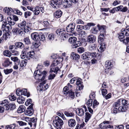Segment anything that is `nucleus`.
<instances>
[{
	"instance_id": "nucleus-63",
	"label": "nucleus",
	"mask_w": 129,
	"mask_h": 129,
	"mask_svg": "<svg viewBox=\"0 0 129 129\" xmlns=\"http://www.w3.org/2000/svg\"><path fill=\"white\" fill-rule=\"evenodd\" d=\"M87 106L89 107L91 106L92 104V100L91 99H89L86 103Z\"/></svg>"
},
{
	"instance_id": "nucleus-37",
	"label": "nucleus",
	"mask_w": 129,
	"mask_h": 129,
	"mask_svg": "<svg viewBox=\"0 0 129 129\" xmlns=\"http://www.w3.org/2000/svg\"><path fill=\"white\" fill-rule=\"evenodd\" d=\"M25 107L23 106H20L17 110V112L19 113H21L25 111Z\"/></svg>"
},
{
	"instance_id": "nucleus-44",
	"label": "nucleus",
	"mask_w": 129,
	"mask_h": 129,
	"mask_svg": "<svg viewBox=\"0 0 129 129\" xmlns=\"http://www.w3.org/2000/svg\"><path fill=\"white\" fill-rule=\"evenodd\" d=\"M21 90H22V95L25 96H27V97L29 96L30 95L29 93V92H27L26 89L24 88L21 89Z\"/></svg>"
},
{
	"instance_id": "nucleus-4",
	"label": "nucleus",
	"mask_w": 129,
	"mask_h": 129,
	"mask_svg": "<svg viewBox=\"0 0 129 129\" xmlns=\"http://www.w3.org/2000/svg\"><path fill=\"white\" fill-rule=\"evenodd\" d=\"M60 62V60H56L53 61L51 66L50 72H54L56 74L57 71L59 70V67H55L56 66L59 64Z\"/></svg>"
},
{
	"instance_id": "nucleus-54",
	"label": "nucleus",
	"mask_w": 129,
	"mask_h": 129,
	"mask_svg": "<svg viewBox=\"0 0 129 129\" xmlns=\"http://www.w3.org/2000/svg\"><path fill=\"white\" fill-rule=\"evenodd\" d=\"M126 109L125 107L122 106H120L118 108V110L121 112H124L126 111Z\"/></svg>"
},
{
	"instance_id": "nucleus-49",
	"label": "nucleus",
	"mask_w": 129,
	"mask_h": 129,
	"mask_svg": "<svg viewBox=\"0 0 129 129\" xmlns=\"http://www.w3.org/2000/svg\"><path fill=\"white\" fill-rule=\"evenodd\" d=\"M121 102H122V105L124 106H126L129 104V102L128 101L124 99L122 100L121 99Z\"/></svg>"
},
{
	"instance_id": "nucleus-53",
	"label": "nucleus",
	"mask_w": 129,
	"mask_h": 129,
	"mask_svg": "<svg viewBox=\"0 0 129 129\" xmlns=\"http://www.w3.org/2000/svg\"><path fill=\"white\" fill-rule=\"evenodd\" d=\"M16 93L17 95L20 96L22 95V90L20 89H17L16 91Z\"/></svg>"
},
{
	"instance_id": "nucleus-30",
	"label": "nucleus",
	"mask_w": 129,
	"mask_h": 129,
	"mask_svg": "<svg viewBox=\"0 0 129 129\" xmlns=\"http://www.w3.org/2000/svg\"><path fill=\"white\" fill-rule=\"evenodd\" d=\"M76 112L78 115L81 116L83 115L84 113V110L82 108H78Z\"/></svg>"
},
{
	"instance_id": "nucleus-55",
	"label": "nucleus",
	"mask_w": 129,
	"mask_h": 129,
	"mask_svg": "<svg viewBox=\"0 0 129 129\" xmlns=\"http://www.w3.org/2000/svg\"><path fill=\"white\" fill-rule=\"evenodd\" d=\"M69 89V88L67 86L65 87L63 89L62 92L64 94L66 95L69 91H68Z\"/></svg>"
},
{
	"instance_id": "nucleus-14",
	"label": "nucleus",
	"mask_w": 129,
	"mask_h": 129,
	"mask_svg": "<svg viewBox=\"0 0 129 129\" xmlns=\"http://www.w3.org/2000/svg\"><path fill=\"white\" fill-rule=\"evenodd\" d=\"M66 95L67 96V99H69L71 100L74 99L75 98L74 92L72 91L71 89L69 91Z\"/></svg>"
},
{
	"instance_id": "nucleus-47",
	"label": "nucleus",
	"mask_w": 129,
	"mask_h": 129,
	"mask_svg": "<svg viewBox=\"0 0 129 129\" xmlns=\"http://www.w3.org/2000/svg\"><path fill=\"white\" fill-rule=\"evenodd\" d=\"M15 125L14 124L8 125L6 126L5 129H13L15 128Z\"/></svg>"
},
{
	"instance_id": "nucleus-15",
	"label": "nucleus",
	"mask_w": 129,
	"mask_h": 129,
	"mask_svg": "<svg viewBox=\"0 0 129 129\" xmlns=\"http://www.w3.org/2000/svg\"><path fill=\"white\" fill-rule=\"evenodd\" d=\"M15 105L13 103H10L8 105L5 106V110H14L16 108Z\"/></svg>"
},
{
	"instance_id": "nucleus-27",
	"label": "nucleus",
	"mask_w": 129,
	"mask_h": 129,
	"mask_svg": "<svg viewBox=\"0 0 129 129\" xmlns=\"http://www.w3.org/2000/svg\"><path fill=\"white\" fill-rule=\"evenodd\" d=\"M62 14V12L60 10L57 11L54 13L55 17L57 18L60 17Z\"/></svg>"
},
{
	"instance_id": "nucleus-31",
	"label": "nucleus",
	"mask_w": 129,
	"mask_h": 129,
	"mask_svg": "<svg viewBox=\"0 0 129 129\" xmlns=\"http://www.w3.org/2000/svg\"><path fill=\"white\" fill-rule=\"evenodd\" d=\"M27 62V60L26 59H25L22 60L20 62V63H19L20 67L22 68L23 67H25L26 66Z\"/></svg>"
},
{
	"instance_id": "nucleus-18",
	"label": "nucleus",
	"mask_w": 129,
	"mask_h": 129,
	"mask_svg": "<svg viewBox=\"0 0 129 129\" xmlns=\"http://www.w3.org/2000/svg\"><path fill=\"white\" fill-rule=\"evenodd\" d=\"M63 4L65 8L70 7L71 6L72 2L70 0H64Z\"/></svg>"
},
{
	"instance_id": "nucleus-22",
	"label": "nucleus",
	"mask_w": 129,
	"mask_h": 129,
	"mask_svg": "<svg viewBox=\"0 0 129 129\" xmlns=\"http://www.w3.org/2000/svg\"><path fill=\"white\" fill-rule=\"evenodd\" d=\"M29 31V29H19L18 35L20 36H23L25 33H27Z\"/></svg>"
},
{
	"instance_id": "nucleus-58",
	"label": "nucleus",
	"mask_w": 129,
	"mask_h": 129,
	"mask_svg": "<svg viewBox=\"0 0 129 129\" xmlns=\"http://www.w3.org/2000/svg\"><path fill=\"white\" fill-rule=\"evenodd\" d=\"M31 14V13L28 11H27L25 12L24 16L26 18L30 16Z\"/></svg>"
},
{
	"instance_id": "nucleus-23",
	"label": "nucleus",
	"mask_w": 129,
	"mask_h": 129,
	"mask_svg": "<svg viewBox=\"0 0 129 129\" xmlns=\"http://www.w3.org/2000/svg\"><path fill=\"white\" fill-rule=\"evenodd\" d=\"M35 53L34 51H30L28 52L26 55V58L28 59H30L33 58L35 56Z\"/></svg>"
},
{
	"instance_id": "nucleus-52",
	"label": "nucleus",
	"mask_w": 129,
	"mask_h": 129,
	"mask_svg": "<svg viewBox=\"0 0 129 129\" xmlns=\"http://www.w3.org/2000/svg\"><path fill=\"white\" fill-rule=\"evenodd\" d=\"M78 34L82 37H84L86 35V33L83 30L81 31L80 32H79Z\"/></svg>"
},
{
	"instance_id": "nucleus-43",
	"label": "nucleus",
	"mask_w": 129,
	"mask_h": 129,
	"mask_svg": "<svg viewBox=\"0 0 129 129\" xmlns=\"http://www.w3.org/2000/svg\"><path fill=\"white\" fill-rule=\"evenodd\" d=\"M121 99H119L116 102L114 103L113 105V107H117L120 105V103H121Z\"/></svg>"
},
{
	"instance_id": "nucleus-45",
	"label": "nucleus",
	"mask_w": 129,
	"mask_h": 129,
	"mask_svg": "<svg viewBox=\"0 0 129 129\" xmlns=\"http://www.w3.org/2000/svg\"><path fill=\"white\" fill-rule=\"evenodd\" d=\"M104 124L103 122L100 124L99 125L100 127L103 129H104L105 128H107L111 127V126L110 125L106 126V125H104Z\"/></svg>"
},
{
	"instance_id": "nucleus-21",
	"label": "nucleus",
	"mask_w": 129,
	"mask_h": 129,
	"mask_svg": "<svg viewBox=\"0 0 129 129\" xmlns=\"http://www.w3.org/2000/svg\"><path fill=\"white\" fill-rule=\"evenodd\" d=\"M105 67L107 70H110L112 67V64L110 61L108 60L105 62Z\"/></svg>"
},
{
	"instance_id": "nucleus-50",
	"label": "nucleus",
	"mask_w": 129,
	"mask_h": 129,
	"mask_svg": "<svg viewBox=\"0 0 129 129\" xmlns=\"http://www.w3.org/2000/svg\"><path fill=\"white\" fill-rule=\"evenodd\" d=\"M23 41L25 44L29 45L30 44V42L29 38H25L24 39Z\"/></svg>"
},
{
	"instance_id": "nucleus-62",
	"label": "nucleus",
	"mask_w": 129,
	"mask_h": 129,
	"mask_svg": "<svg viewBox=\"0 0 129 129\" xmlns=\"http://www.w3.org/2000/svg\"><path fill=\"white\" fill-rule=\"evenodd\" d=\"M45 84L44 82H42L40 83L39 85L38 88H39L40 90L42 91L43 89V86L44 84Z\"/></svg>"
},
{
	"instance_id": "nucleus-32",
	"label": "nucleus",
	"mask_w": 129,
	"mask_h": 129,
	"mask_svg": "<svg viewBox=\"0 0 129 129\" xmlns=\"http://www.w3.org/2000/svg\"><path fill=\"white\" fill-rule=\"evenodd\" d=\"M15 46L19 49H22L24 47V45L22 42H17L15 44Z\"/></svg>"
},
{
	"instance_id": "nucleus-38",
	"label": "nucleus",
	"mask_w": 129,
	"mask_h": 129,
	"mask_svg": "<svg viewBox=\"0 0 129 129\" xmlns=\"http://www.w3.org/2000/svg\"><path fill=\"white\" fill-rule=\"evenodd\" d=\"M55 37V35L53 34H51L48 35V39L50 41H52L54 39Z\"/></svg>"
},
{
	"instance_id": "nucleus-7",
	"label": "nucleus",
	"mask_w": 129,
	"mask_h": 129,
	"mask_svg": "<svg viewBox=\"0 0 129 129\" xmlns=\"http://www.w3.org/2000/svg\"><path fill=\"white\" fill-rule=\"evenodd\" d=\"M33 104H31L27 108V110L25 111V113L27 115L31 116L34 113V110L33 109Z\"/></svg>"
},
{
	"instance_id": "nucleus-16",
	"label": "nucleus",
	"mask_w": 129,
	"mask_h": 129,
	"mask_svg": "<svg viewBox=\"0 0 129 129\" xmlns=\"http://www.w3.org/2000/svg\"><path fill=\"white\" fill-rule=\"evenodd\" d=\"M96 38L95 36L91 35L89 36L87 38V41L90 43H92L95 42Z\"/></svg>"
},
{
	"instance_id": "nucleus-41",
	"label": "nucleus",
	"mask_w": 129,
	"mask_h": 129,
	"mask_svg": "<svg viewBox=\"0 0 129 129\" xmlns=\"http://www.w3.org/2000/svg\"><path fill=\"white\" fill-rule=\"evenodd\" d=\"M24 99L22 96H19L18 97L17 99V101L19 104L23 103Z\"/></svg>"
},
{
	"instance_id": "nucleus-46",
	"label": "nucleus",
	"mask_w": 129,
	"mask_h": 129,
	"mask_svg": "<svg viewBox=\"0 0 129 129\" xmlns=\"http://www.w3.org/2000/svg\"><path fill=\"white\" fill-rule=\"evenodd\" d=\"M8 100H5L0 102V104L2 105V106H3L5 108V106L6 105H8Z\"/></svg>"
},
{
	"instance_id": "nucleus-20",
	"label": "nucleus",
	"mask_w": 129,
	"mask_h": 129,
	"mask_svg": "<svg viewBox=\"0 0 129 129\" xmlns=\"http://www.w3.org/2000/svg\"><path fill=\"white\" fill-rule=\"evenodd\" d=\"M68 124L69 127H73L75 126L76 122L75 120L71 119L68 120Z\"/></svg>"
},
{
	"instance_id": "nucleus-48",
	"label": "nucleus",
	"mask_w": 129,
	"mask_h": 129,
	"mask_svg": "<svg viewBox=\"0 0 129 129\" xmlns=\"http://www.w3.org/2000/svg\"><path fill=\"white\" fill-rule=\"evenodd\" d=\"M10 53L9 51L8 50H5L3 52V54L4 55L9 57L11 56Z\"/></svg>"
},
{
	"instance_id": "nucleus-10",
	"label": "nucleus",
	"mask_w": 129,
	"mask_h": 129,
	"mask_svg": "<svg viewBox=\"0 0 129 129\" xmlns=\"http://www.w3.org/2000/svg\"><path fill=\"white\" fill-rule=\"evenodd\" d=\"M3 37L0 38V43L3 41V40H6L7 39L10 38L11 33L10 32H5L4 33Z\"/></svg>"
},
{
	"instance_id": "nucleus-35",
	"label": "nucleus",
	"mask_w": 129,
	"mask_h": 129,
	"mask_svg": "<svg viewBox=\"0 0 129 129\" xmlns=\"http://www.w3.org/2000/svg\"><path fill=\"white\" fill-rule=\"evenodd\" d=\"M11 60L14 62L15 63H18V64H19V63L20 62V60L17 57L13 56L11 57Z\"/></svg>"
},
{
	"instance_id": "nucleus-2",
	"label": "nucleus",
	"mask_w": 129,
	"mask_h": 129,
	"mask_svg": "<svg viewBox=\"0 0 129 129\" xmlns=\"http://www.w3.org/2000/svg\"><path fill=\"white\" fill-rule=\"evenodd\" d=\"M32 39L36 42H39L40 41H44L45 40V35L42 34H39L37 33H34L31 35Z\"/></svg>"
},
{
	"instance_id": "nucleus-36",
	"label": "nucleus",
	"mask_w": 129,
	"mask_h": 129,
	"mask_svg": "<svg viewBox=\"0 0 129 129\" xmlns=\"http://www.w3.org/2000/svg\"><path fill=\"white\" fill-rule=\"evenodd\" d=\"M97 26L99 28V30L102 31L103 32H104V33H106V26H100L99 24H98Z\"/></svg>"
},
{
	"instance_id": "nucleus-5",
	"label": "nucleus",
	"mask_w": 129,
	"mask_h": 129,
	"mask_svg": "<svg viewBox=\"0 0 129 129\" xmlns=\"http://www.w3.org/2000/svg\"><path fill=\"white\" fill-rule=\"evenodd\" d=\"M8 22L11 25H13L15 24V21H17L19 19L18 17L15 15H12L7 17Z\"/></svg>"
},
{
	"instance_id": "nucleus-12",
	"label": "nucleus",
	"mask_w": 129,
	"mask_h": 129,
	"mask_svg": "<svg viewBox=\"0 0 129 129\" xmlns=\"http://www.w3.org/2000/svg\"><path fill=\"white\" fill-rule=\"evenodd\" d=\"M117 11H120L122 12H125L128 10L126 6H123L122 5H120L116 7Z\"/></svg>"
},
{
	"instance_id": "nucleus-3",
	"label": "nucleus",
	"mask_w": 129,
	"mask_h": 129,
	"mask_svg": "<svg viewBox=\"0 0 129 129\" xmlns=\"http://www.w3.org/2000/svg\"><path fill=\"white\" fill-rule=\"evenodd\" d=\"M63 123V120L58 116H56L53 121V125L57 129H60Z\"/></svg>"
},
{
	"instance_id": "nucleus-33",
	"label": "nucleus",
	"mask_w": 129,
	"mask_h": 129,
	"mask_svg": "<svg viewBox=\"0 0 129 129\" xmlns=\"http://www.w3.org/2000/svg\"><path fill=\"white\" fill-rule=\"evenodd\" d=\"M97 45L95 44H93L89 46V51H92L96 49Z\"/></svg>"
},
{
	"instance_id": "nucleus-34",
	"label": "nucleus",
	"mask_w": 129,
	"mask_h": 129,
	"mask_svg": "<svg viewBox=\"0 0 129 129\" xmlns=\"http://www.w3.org/2000/svg\"><path fill=\"white\" fill-rule=\"evenodd\" d=\"M91 115L88 112H86L85 114V122H87L90 118Z\"/></svg>"
},
{
	"instance_id": "nucleus-60",
	"label": "nucleus",
	"mask_w": 129,
	"mask_h": 129,
	"mask_svg": "<svg viewBox=\"0 0 129 129\" xmlns=\"http://www.w3.org/2000/svg\"><path fill=\"white\" fill-rule=\"evenodd\" d=\"M96 53L95 52H90V59L92 58L93 59H95Z\"/></svg>"
},
{
	"instance_id": "nucleus-1",
	"label": "nucleus",
	"mask_w": 129,
	"mask_h": 129,
	"mask_svg": "<svg viewBox=\"0 0 129 129\" xmlns=\"http://www.w3.org/2000/svg\"><path fill=\"white\" fill-rule=\"evenodd\" d=\"M47 74L46 71H44L42 72L41 70L38 69L35 71L34 76L36 79L40 81L44 79Z\"/></svg>"
},
{
	"instance_id": "nucleus-25",
	"label": "nucleus",
	"mask_w": 129,
	"mask_h": 129,
	"mask_svg": "<svg viewBox=\"0 0 129 129\" xmlns=\"http://www.w3.org/2000/svg\"><path fill=\"white\" fill-rule=\"evenodd\" d=\"M71 57L73 59L77 60L79 59L80 56L79 55L76 53L72 52L71 53Z\"/></svg>"
},
{
	"instance_id": "nucleus-39",
	"label": "nucleus",
	"mask_w": 129,
	"mask_h": 129,
	"mask_svg": "<svg viewBox=\"0 0 129 129\" xmlns=\"http://www.w3.org/2000/svg\"><path fill=\"white\" fill-rule=\"evenodd\" d=\"M77 40V38L75 37H71L70 38L69 40V43L73 44Z\"/></svg>"
},
{
	"instance_id": "nucleus-19",
	"label": "nucleus",
	"mask_w": 129,
	"mask_h": 129,
	"mask_svg": "<svg viewBox=\"0 0 129 129\" xmlns=\"http://www.w3.org/2000/svg\"><path fill=\"white\" fill-rule=\"evenodd\" d=\"M122 34H124L126 36H129V26L126 27L125 29H122L121 30Z\"/></svg>"
},
{
	"instance_id": "nucleus-29",
	"label": "nucleus",
	"mask_w": 129,
	"mask_h": 129,
	"mask_svg": "<svg viewBox=\"0 0 129 129\" xmlns=\"http://www.w3.org/2000/svg\"><path fill=\"white\" fill-rule=\"evenodd\" d=\"M12 63V62H10L8 59H7L5 60L4 62L3 63L2 65L4 67H7L11 64Z\"/></svg>"
},
{
	"instance_id": "nucleus-28",
	"label": "nucleus",
	"mask_w": 129,
	"mask_h": 129,
	"mask_svg": "<svg viewBox=\"0 0 129 129\" xmlns=\"http://www.w3.org/2000/svg\"><path fill=\"white\" fill-rule=\"evenodd\" d=\"M81 45V43L80 42L78 41H76L73 44H72L71 45L72 47L73 48H76Z\"/></svg>"
},
{
	"instance_id": "nucleus-11",
	"label": "nucleus",
	"mask_w": 129,
	"mask_h": 129,
	"mask_svg": "<svg viewBox=\"0 0 129 129\" xmlns=\"http://www.w3.org/2000/svg\"><path fill=\"white\" fill-rule=\"evenodd\" d=\"M75 24L72 23L66 27V30L68 32L74 33L75 28Z\"/></svg>"
},
{
	"instance_id": "nucleus-8",
	"label": "nucleus",
	"mask_w": 129,
	"mask_h": 129,
	"mask_svg": "<svg viewBox=\"0 0 129 129\" xmlns=\"http://www.w3.org/2000/svg\"><path fill=\"white\" fill-rule=\"evenodd\" d=\"M8 23H7V22L6 21H3V24L2 25V27L3 28L2 30L4 31V30H5V32H8L9 30V28L11 26L10 24H9V22Z\"/></svg>"
},
{
	"instance_id": "nucleus-6",
	"label": "nucleus",
	"mask_w": 129,
	"mask_h": 129,
	"mask_svg": "<svg viewBox=\"0 0 129 129\" xmlns=\"http://www.w3.org/2000/svg\"><path fill=\"white\" fill-rule=\"evenodd\" d=\"M62 0H53L51 1L50 5L54 8L57 9L59 8V5L62 3Z\"/></svg>"
},
{
	"instance_id": "nucleus-40",
	"label": "nucleus",
	"mask_w": 129,
	"mask_h": 129,
	"mask_svg": "<svg viewBox=\"0 0 129 129\" xmlns=\"http://www.w3.org/2000/svg\"><path fill=\"white\" fill-rule=\"evenodd\" d=\"M64 114L66 116L68 117H72L74 116V114L73 112L69 113L67 111H65L64 112Z\"/></svg>"
},
{
	"instance_id": "nucleus-57",
	"label": "nucleus",
	"mask_w": 129,
	"mask_h": 129,
	"mask_svg": "<svg viewBox=\"0 0 129 129\" xmlns=\"http://www.w3.org/2000/svg\"><path fill=\"white\" fill-rule=\"evenodd\" d=\"M77 51L78 53H81L85 51V49L83 48L80 47L78 48Z\"/></svg>"
},
{
	"instance_id": "nucleus-9",
	"label": "nucleus",
	"mask_w": 129,
	"mask_h": 129,
	"mask_svg": "<svg viewBox=\"0 0 129 129\" xmlns=\"http://www.w3.org/2000/svg\"><path fill=\"white\" fill-rule=\"evenodd\" d=\"M18 26L19 27L22 29H27L29 30L30 29L27 24L26 25V21H23L18 23Z\"/></svg>"
},
{
	"instance_id": "nucleus-61",
	"label": "nucleus",
	"mask_w": 129,
	"mask_h": 129,
	"mask_svg": "<svg viewBox=\"0 0 129 129\" xmlns=\"http://www.w3.org/2000/svg\"><path fill=\"white\" fill-rule=\"evenodd\" d=\"M15 46L13 45H11L9 46V49L11 52H12V51L14 50L17 49V48L16 47H15Z\"/></svg>"
},
{
	"instance_id": "nucleus-64",
	"label": "nucleus",
	"mask_w": 129,
	"mask_h": 129,
	"mask_svg": "<svg viewBox=\"0 0 129 129\" xmlns=\"http://www.w3.org/2000/svg\"><path fill=\"white\" fill-rule=\"evenodd\" d=\"M9 99L12 101H15L16 99V98L14 95H12V94L9 96Z\"/></svg>"
},
{
	"instance_id": "nucleus-42",
	"label": "nucleus",
	"mask_w": 129,
	"mask_h": 129,
	"mask_svg": "<svg viewBox=\"0 0 129 129\" xmlns=\"http://www.w3.org/2000/svg\"><path fill=\"white\" fill-rule=\"evenodd\" d=\"M34 14L35 15H38L40 12V7L39 6H37L35 8V11Z\"/></svg>"
},
{
	"instance_id": "nucleus-59",
	"label": "nucleus",
	"mask_w": 129,
	"mask_h": 129,
	"mask_svg": "<svg viewBox=\"0 0 129 129\" xmlns=\"http://www.w3.org/2000/svg\"><path fill=\"white\" fill-rule=\"evenodd\" d=\"M122 33H121L120 34L119 36H118V38L120 39V40L121 41L122 40H123V39L124 37V34H122Z\"/></svg>"
},
{
	"instance_id": "nucleus-26",
	"label": "nucleus",
	"mask_w": 129,
	"mask_h": 129,
	"mask_svg": "<svg viewBox=\"0 0 129 129\" xmlns=\"http://www.w3.org/2000/svg\"><path fill=\"white\" fill-rule=\"evenodd\" d=\"M106 48V44L104 43H102L100 44V47L98 49V51L101 52H103Z\"/></svg>"
},
{
	"instance_id": "nucleus-17",
	"label": "nucleus",
	"mask_w": 129,
	"mask_h": 129,
	"mask_svg": "<svg viewBox=\"0 0 129 129\" xmlns=\"http://www.w3.org/2000/svg\"><path fill=\"white\" fill-rule=\"evenodd\" d=\"M90 52H85L82 55V58L83 59L86 60L90 59Z\"/></svg>"
},
{
	"instance_id": "nucleus-51",
	"label": "nucleus",
	"mask_w": 129,
	"mask_h": 129,
	"mask_svg": "<svg viewBox=\"0 0 129 129\" xmlns=\"http://www.w3.org/2000/svg\"><path fill=\"white\" fill-rule=\"evenodd\" d=\"M19 29L18 28H14L12 29V32L14 34H18Z\"/></svg>"
},
{
	"instance_id": "nucleus-56",
	"label": "nucleus",
	"mask_w": 129,
	"mask_h": 129,
	"mask_svg": "<svg viewBox=\"0 0 129 129\" xmlns=\"http://www.w3.org/2000/svg\"><path fill=\"white\" fill-rule=\"evenodd\" d=\"M4 73L6 74H8L11 73L13 71L12 69H6L4 70Z\"/></svg>"
},
{
	"instance_id": "nucleus-13",
	"label": "nucleus",
	"mask_w": 129,
	"mask_h": 129,
	"mask_svg": "<svg viewBox=\"0 0 129 129\" xmlns=\"http://www.w3.org/2000/svg\"><path fill=\"white\" fill-rule=\"evenodd\" d=\"M76 84L77 90H82L83 88V86L82 84L81 79L80 78H78L77 80Z\"/></svg>"
},
{
	"instance_id": "nucleus-24",
	"label": "nucleus",
	"mask_w": 129,
	"mask_h": 129,
	"mask_svg": "<svg viewBox=\"0 0 129 129\" xmlns=\"http://www.w3.org/2000/svg\"><path fill=\"white\" fill-rule=\"evenodd\" d=\"M13 9L12 8L6 7L4 9V11L8 15L11 16V13L13 11Z\"/></svg>"
}]
</instances>
